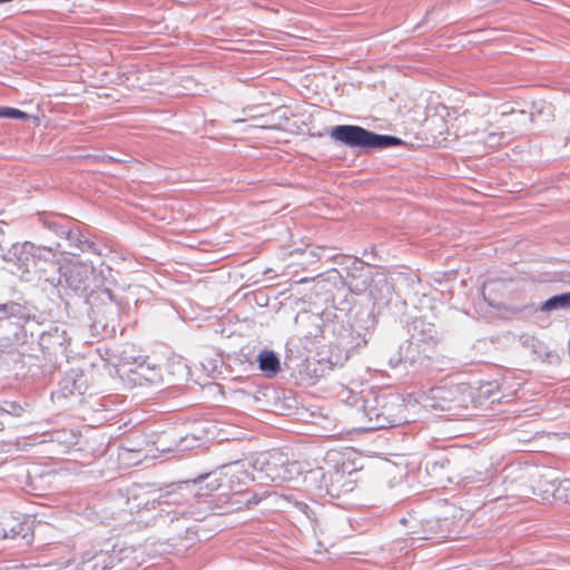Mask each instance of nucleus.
Listing matches in <instances>:
<instances>
[{"mask_svg": "<svg viewBox=\"0 0 570 570\" xmlns=\"http://www.w3.org/2000/svg\"><path fill=\"white\" fill-rule=\"evenodd\" d=\"M492 395L490 383L474 386L466 382L443 381L432 387L429 397L432 406L440 410H466L478 407Z\"/></svg>", "mask_w": 570, "mask_h": 570, "instance_id": "f257e3e1", "label": "nucleus"}, {"mask_svg": "<svg viewBox=\"0 0 570 570\" xmlns=\"http://www.w3.org/2000/svg\"><path fill=\"white\" fill-rule=\"evenodd\" d=\"M330 136L335 141L342 142L351 148L360 149H384L402 145V139L372 132L363 127L354 125H338L332 128Z\"/></svg>", "mask_w": 570, "mask_h": 570, "instance_id": "f03ea898", "label": "nucleus"}, {"mask_svg": "<svg viewBox=\"0 0 570 570\" xmlns=\"http://www.w3.org/2000/svg\"><path fill=\"white\" fill-rule=\"evenodd\" d=\"M358 470L355 462L350 458L348 453H343L337 461L335 470L328 473V493L338 497L341 492L351 491L354 481L352 474Z\"/></svg>", "mask_w": 570, "mask_h": 570, "instance_id": "7ed1b4c3", "label": "nucleus"}, {"mask_svg": "<svg viewBox=\"0 0 570 570\" xmlns=\"http://www.w3.org/2000/svg\"><path fill=\"white\" fill-rule=\"evenodd\" d=\"M114 556L104 550H88L82 556L81 570H108L114 564Z\"/></svg>", "mask_w": 570, "mask_h": 570, "instance_id": "20e7f679", "label": "nucleus"}, {"mask_svg": "<svg viewBox=\"0 0 570 570\" xmlns=\"http://www.w3.org/2000/svg\"><path fill=\"white\" fill-rule=\"evenodd\" d=\"M277 116V121L272 124H262L257 125L259 128L266 129H277L283 130L289 134H298L301 131V126L297 125L296 121L293 120L295 114L287 108H279L275 111Z\"/></svg>", "mask_w": 570, "mask_h": 570, "instance_id": "39448f33", "label": "nucleus"}, {"mask_svg": "<svg viewBox=\"0 0 570 570\" xmlns=\"http://www.w3.org/2000/svg\"><path fill=\"white\" fill-rule=\"evenodd\" d=\"M259 370L267 377H274L281 371V362L276 354L272 351L264 350L258 355Z\"/></svg>", "mask_w": 570, "mask_h": 570, "instance_id": "423d86ee", "label": "nucleus"}, {"mask_svg": "<svg viewBox=\"0 0 570 570\" xmlns=\"http://www.w3.org/2000/svg\"><path fill=\"white\" fill-rule=\"evenodd\" d=\"M131 376H129V380L135 385H145L146 383H151L157 379L158 373L155 368L146 365V361H141L137 364L135 370L129 371Z\"/></svg>", "mask_w": 570, "mask_h": 570, "instance_id": "0eeeda50", "label": "nucleus"}, {"mask_svg": "<svg viewBox=\"0 0 570 570\" xmlns=\"http://www.w3.org/2000/svg\"><path fill=\"white\" fill-rule=\"evenodd\" d=\"M489 128L490 124L484 128L483 135L480 136L475 141L489 150H495L503 145L505 132L502 130H489Z\"/></svg>", "mask_w": 570, "mask_h": 570, "instance_id": "6e6552de", "label": "nucleus"}, {"mask_svg": "<svg viewBox=\"0 0 570 570\" xmlns=\"http://www.w3.org/2000/svg\"><path fill=\"white\" fill-rule=\"evenodd\" d=\"M455 136L458 138L474 137L478 134V127L474 120L465 112L455 118Z\"/></svg>", "mask_w": 570, "mask_h": 570, "instance_id": "1a4fd4ad", "label": "nucleus"}, {"mask_svg": "<svg viewBox=\"0 0 570 570\" xmlns=\"http://www.w3.org/2000/svg\"><path fill=\"white\" fill-rule=\"evenodd\" d=\"M570 307V293L556 295L546 301L541 307L542 311H551L558 307Z\"/></svg>", "mask_w": 570, "mask_h": 570, "instance_id": "9d476101", "label": "nucleus"}, {"mask_svg": "<svg viewBox=\"0 0 570 570\" xmlns=\"http://www.w3.org/2000/svg\"><path fill=\"white\" fill-rule=\"evenodd\" d=\"M0 118L28 119L29 116L27 112L17 108L0 107Z\"/></svg>", "mask_w": 570, "mask_h": 570, "instance_id": "9b49d317", "label": "nucleus"}, {"mask_svg": "<svg viewBox=\"0 0 570 570\" xmlns=\"http://www.w3.org/2000/svg\"><path fill=\"white\" fill-rule=\"evenodd\" d=\"M207 482L205 484V489L209 491H216L222 487L220 478H217L214 474H208L206 476Z\"/></svg>", "mask_w": 570, "mask_h": 570, "instance_id": "f8f14e48", "label": "nucleus"}, {"mask_svg": "<svg viewBox=\"0 0 570 570\" xmlns=\"http://www.w3.org/2000/svg\"><path fill=\"white\" fill-rule=\"evenodd\" d=\"M543 485H546V487H548L550 489H546L542 492H537L534 490L533 493L535 495H538L542 501H548V500H550V498L552 495V491L554 490V484L551 483V482H544Z\"/></svg>", "mask_w": 570, "mask_h": 570, "instance_id": "ddd939ff", "label": "nucleus"}]
</instances>
